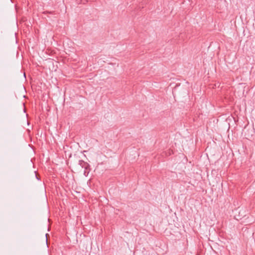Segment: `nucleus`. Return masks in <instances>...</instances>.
<instances>
[{"label":"nucleus","instance_id":"obj_1","mask_svg":"<svg viewBox=\"0 0 255 255\" xmlns=\"http://www.w3.org/2000/svg\"><path fill=\"white\" fill-rule=\"evenodd\" d=\"M79 164L82 167V168H85V169H87L89 167V164L86 162H85L84 161L82 160H80L79 161Z\"/></svg>","mask_w":255,"mask_h":255},{"label":"nucleus","instance_id":"obj_2","mask_svg":"<svg viewBox=\"0 0 255 255\" xmlns=\"http://www.w3.org/2000/svg\"><path fill=\"white\" fill-rule=\"evenodd\" d=\"M35 177H36V178L38 180H39V179L37 177V175H36V174H35Z\"/></svg>","mask_w":255,"mask_h":255}]
</instances>
